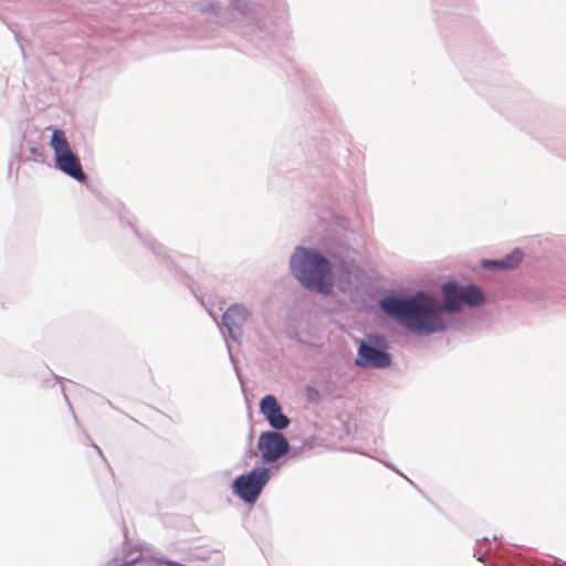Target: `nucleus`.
Segmentation results:
<instances>
[{
	"instance_id": "obj_1",
	"label": "nucleus",
	"mask_w": 566,
	"mask_h": 566,
	"mask_svg": "<svg viewBox=\"0 0 566 566\" xmlns=\"http://www.w3.org/2000/svg\"><path fill=\"white\" fill-rule=\"evenodd\" d=\"M379 305L386 314L399 319L413 333L431 334L446 328L440 316L441 304L423 293L409 298L386 297Z\"/></svg>"
},
{
	"instance_id": "obj_2",
	"label": "nucleus",
	"mask_w": 566,
	"mask_h": 566,
	"mask_svg": "<svg viewBox=\"0 0 566 566\" xmlns=\"http://www.w3.org/2000/svg\"><path fill=\"white\" fill-rule=\"evenodd\" d=\"M291 269L306 287L328 293L333 286L331 263L317 252L298 248L291 258Z\"/></svg>"
},
{
	"instance_id": "obj_3",
	"label": "nucleus",
	"mask_w": 566,
	"mask_h": 566,
	"mask_svg": "<svg viewBox=\"0 0 566 566\" xmlns=\"http://www.w3.org/2000/svg\"><path fill=\"white\" fill-rule=\"evenodd\" d=\"M50 146L54 151L56 167L77 181H86L78 157L71 150L69 140L62 129H53Z\"/></svg>"
},
{
	"instance_id": "obj_4",
	"label": "nucleus",
	"mask_w": 566,
	"mask_h": 566,
	"mask_svg": "<svg viewBox=\"0 0 566 566\" xmlns=\"http://www.w3.org/2000/svg\"><path fill=\"white\" fill-rule=\"evenodd\" d=\"M270 479L266 468H255L247 474H241L233 481V493L243 502L253 504L259 499L264 485Z\"/></svg>"
},
{
	"instance_id": "obj_5",
	"label": "nucleus",
	"mask_w": 566,
	"mask_h": 566,
	"mask_svg": "<svg viewBox=\"0 0 566 566\" xmlns=\"http://www.w3.org/2000/svg\"><path fill=\"white\" fill-rule=\"evenodd\" d=\"M444 308L449 312L457 311L463 303L478 305L483 302V293L475 285H458L449 282L443 285Z\"/></svg>"
},
{
	"instance_id": "obj_6",
	"label": "nucleus",
	"mask_w": 566,
	"mask_h": 566,
	"mask_svg": "<svg viewBox=\"0 0 566 566\" xmlns=\"http://www.w3.org/2000/svg\"><path fill=\"white\" fill-rule=\"evenodd\" d=\"M258 448L263 460H277L287 452L289 442L282 433L266 431L259 437Z\"/></svg>"
},
{
	"instance_id": "obj_7",
	"label": "nucleus",
	"mask_w": 566,
	"mask_h": 566,
	"mask_svg": "<svg viewBox=\"0 0 566 566\" xmlns=\"http://www.w3.org/2000/svg\"><path fill=\"white\" fill-rule=\"evenodd\" d=\"M260 411L269 421L270 426L276 430L285 429L290 424V419L282 412L281 406L272 395H266L262 398Z\"/></svg>"
},
{
	"instance_id": "obj_8",
	"label": "nucleus",
	"mask_w": 566,
	"mask_h": 566,
	"mask_svg": "<svg viewBox=\"0 0 566 566\" xmlns=\"http://www.w3.org/2000/svg\"><path fill=\"white\" fill-rule=\"evenodd\" d=\"M356 364L367 368H384L390 365V356L380 349L361 343Z\"/></svg>"
},
{
	"instance_id": "obj_9",
	"label": "nucleus",
	"mask_w": 566,
	"mask_h": 566,
	"mask_svg": "<svg viewBox=\"0 0 566 566\" xmlns=\"http://www.w3.org/2000/svg\"><path fill=\"white\" fill-rule=\"evenodd\" d=\"M248 311L242 305L230 306L223 314L222 321L232 338L241 335L242 326L247 322Z\"/></svg>"
},
{
	"instance_id": "obj_10",
	"label": "nucleus",
	"mask_w": 566,
	"mask_h": 566,
	"mask_svg": "<svg viewBox=\"0 0 566 566\" xmlns=\"http://www.w3.org/2000/svg\"><path fill=\"white\" fill-rule=\"evenodd\" d=\"M521 259L522 254L520 252H514L500 261H486L484 265L486 268L513 269L518 264Z\"/></svg>"
}]
</instances>
